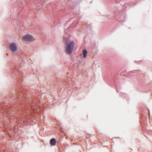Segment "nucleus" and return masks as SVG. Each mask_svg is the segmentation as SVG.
Segmentation results:
<instances>
[{
  "label": "nucleus",
  "mask_w": 152,
  "mask_h": 152,
  "mask_svg": "<svg viewBox=\"0 0 152 152\" xmlns=\"http://www.w3.org/2000/svg\"><path fill=\"white\" fill-rule=\"evenodd\" d=\"M75 43L73 41L68 43L66 47V51L68 54H70L72 53L74 48Z\"/></svg>",
  "instance_id": "f257e3e1"
},
{
  "label": "nucleus",
  "mask_w": 152,
  "mask_h": 152,
  "mask_svg": "<svg viewBox=\"0 0 152 152\" xmlns=\"http://www.w3.org/2000/svg\"><path fill=\"white\" fill-rule=\"evenodd\" d=\"M22 40L26 42H31L34 39L33 37L30 35H26L22 38Z\"/></svg>",
  "instance_id": "f03ea898"
},
{
  "label": "nucleus",
  "mask_w": 152,
  "mask_h": 152,
  "mask_svg": "<svg viewBox=\"0 0 152 152\" xmlns=\"http://www.w3.org/2000/svg\"><path fill=\"white\" fill-rule=\"evenodd\" d=\"M9 49L12 52H15L17 51L18 47L16 44L13 42L9 45Z\"/></svg>",
  "instance_id": "7ed1b4c3"
},
{
  "label": "nucleus",
  "mask_w": 152,
  "mask_h": 152,
  "mask_svg": "<svg viewBox=\"0 0 152 152\" xmlns=\"http://www.w3.org/2000/svg\"><path fill=\"white\" fill-rule=\"evenodd\" d=\"M56 143V141L55 138H52L50 141V145L52 146L55 145Z\"/></svg>",
  "instance_id": "20e7f679"
},
{
  "label": "nucleus",
  "mask_w": 152,
  "mask_h": 152,
  "mask_svg": "<svg viewBox=\"0 0 152 152\" xmlns=\"http://www.w3.org/2000/svg\"><path fill=\"white\" fill-rule=\"evenodd\" d=\"M82 53L83 54V57L84 58H85L87 54V51L85 49H84L82 51Z\"/></svg>",
  "instance_id": "39448f33"
}]
</instances>
